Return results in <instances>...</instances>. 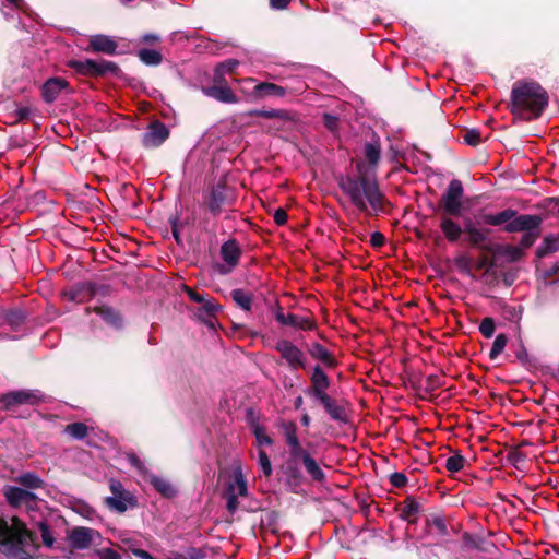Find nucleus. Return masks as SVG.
I'll return each instance as SVG.
<instances>
[{
    "instance_id": "1",
    "label": "nucleus",
    "mask_w": 559,
    "mask_h": 559,
    "mask_svg": "<svg viewBox=\"0 0 559 559\" xmlns=\"http://www.w3.org/2000/svg\"><path fill=\"white\" fill-rule=\"evenodd\" d=\"M282 430L286 452L280 468L288 488L293 492H297V489L305 481L304 471L314 483H324L326 479L325 473L310 450L301 444L296 424L284 421Z\"/></svg>"
},
{
    "instance_id": "2",
    "label": "nucleus",
    "mask_w": 559,
    "mask_h": 559,
    "mask_svg": "<svg viewBox=\"0 0 559 559\" xmlns=\"http://www.w3.org/2000/svg\"><path fill=\"white\" fill-rule=\"evenodd\" d=\"M355 174L341 175L337 185L348 201L366 215H378L384 212V194L373 176L365 171L364 163L359 162Z\"/></svg>"
},
{
    "instance_id": "3",
    "label": "nucleus",
    "mask_w": 559,
    "mask_h": 559,
    "mask_svg": "<svg viewBox=\"0 0 559 559\" xmlns=\"http://www.w3.org/2000/svg\"><path fill=\"white\" fill-rule=\"evenodd\" d=\"M548 102V93L540 84L519 81L512 86L510 110L520 119L533 120L540 117Z\"/></svg>"
},
{
    "instance_id": "4",
    "label": "nucleus",
    "mask_w": 559,
    "mask_h": 559,
    "mask_svg": "<svg viewBox=\"0 0 559 559\" xmlns=\"http://www.w3.org/2000/svg\"><path fill=\"white\" fill-rule=\"evenodd\" d=\"M0 546L8 559H33L28 551L33 547V535L17 518L12 519L11 525L0 520Z\"/></svg>"
},
{
    "instance_id": "5",
    "label": "nucleus",
    "mask_w": 559,
    "mask_h": 559,
    "mask_svg": "<svg viewBox=\"0 0 559 559\" xmlns=\"http://www.w3.org/2000/svg\"><path fill=\"white\" fill-rule=\"evenodd\" d=\"M481 218L485 224L491 226L506 224L504 230L508 233L538 229L542 223L540 217L537 215H516V212L512 209H507L496 214H485Z\"/></svg>"
},
{
    "instance_id": "6",
    "label": "nucleus",
    "mask_w": 559,
    "mask_h": 559,
    "mask_svg": "<svg viewBox=\"0 0 559 559\" xmlns=\"http://www.w3.org/2000/svg\"><path fill=\"white\" fill-rule=\"evenodd\" d=\"M111 496L104 499L106 507L117 513H124L128 509L136 506L135 497L124 488L120 480L109 479Z\"/></svg>"
},
{
    "instance_id": "7",
    "label": "nucleus",
    "mask_w": 559,
    "mask_h": 559,
    "mask_svg": "<svg viewBox=\"0 0 559 559\" xmlns=\"http://www.w3.org/2000/svg\"><path fill=\"white\" fill-rule=\"evenodd\" d=\"M127 460L129 464L138 471L139 474L148 478L150 484L158 493L165 498H173L176 496L177 490L174 485L167 478L150 474L144 462L136 454H127Z\"/></svg>"
},
{
    "instance_id": "8",
    "label": "nucleus",
    "mask_w": 559,
    "mask_h": 559,
    "mask_svg": "<svg viewBox=\"0 0 559 559\" xmlns=\"http://www.w3.org/2000/svg\"><path fill=\"white\" fill-rule=\"evenodd\" d=\"M463 186L459 179H452L441 195L440 206L444 214L450 216H460L462 214Z\"/></svg>"
},
{
    "instance_id": "9",
    "label": "nucleus",
    "mask_w": 559,
    "mask_h": 559,
    "mask_svg": "<svg viewBox=\"0 0 559 559\" xmlns=\"http://www.w3.org/2000/svg\"><path fill=\"white\" fill-rule=\"evenodd\" d=\"M70 67L74 69L79 74L92 76L104 75L107 73L115 74L119 70L115 62L104 59L72 60L70 61Z\"/></svg>"
},
{
    "instance_id": "10",
    "label": "nucleus",
    "mask_w": 559,
    "mask_h": 559,
    "mask_svg": "<svg viewBox=\"0 0 559 559\" xmlns=\"http://www.w3.org/2000/svg\"><path fill=\"white\" fill-rule=\"evenodd\" d=\"M274 348L281 354L282 358L286 361L290 369L295 370L298 368H307L308 359L306 354L293 342L285 338L278 340L275 343Z\"/></svg>"
},
{
    "instance_id": "11",
    "label": "nucleus",
    "mask_w": 559,
    "mask_h": 559,
    "mask_svg": "<svg viewBox=\"0 0 559 559\" xmlns=\"http://www.w3.org/2000/svg\"><path fill=\"white\" fill-rule=\"evenodd\" d=\"M235 202L234 191L225 183L215 185L207 199V207L212 215L218 216L226 207L231 206Z\"/></svg>"
},
{
    "instance_id": "12",
    "label": "nucleus",
    "mask_w": 559,
    "mask_h": 559,
    "mask_svg": "<svg viewBox=\"0 0 559 559\" xmlns=\"http://www.w3.org/2000/svg\"><path fill=\"white\" fill-rule=\"evenodd\" d=\"M241 248L237 240L229 239L225 241L219 249V255L223 264L217 265V271L222 275L229 274L239 263Z\"/></svg>"
},
{
    "instance_id": "13",
    "label": "nucleus",
    "mask_w": 559,
    "mask_h": 559,
    "mask_svg": "<svg viewBox=\"0 0 559 559\" xmlns=\"http://www.w3.org/2000/svg\"><path fill=\"white\" fill-rule=\"evenodd\" d=\"M3 493L8 503L14 508L24 507L32 511L37 506L36 495L26 489L16 486H5Z\"/></svg>"
},
{
    "instance_id": "14",
    "label": "nucleus",
    "mask_w": 559,
    "mask_h": 559,
    "mask_svg": "<svg viewBox=\"0 0 559 559\" xmlns=\"http://www.w3.org/2000/svg\"><path fill=\"white\" fill-rule=\"evenodd\" d=\"M310 381L311 385L305 390L306 395L313 401L328 395V389L331 385V380L320 365H316L313 367Z\"/></svg>"
},
{
    "instance_id": "15",
    "label": "nucleus",
    "mask_w": 559,
    "mask_h": 559,
    "mask_svg": "<svg viewBox=\"0 0 559 559\" xmlns=\"http://www.w3.org/2000/svg\"><path fill=\"white\" fill-rule=\"evenodd\" d=\"M489 229L479 227L475 222L471 218L464 219V234L466 235V240L473 247L489 250L488 246V236Z\"/></svg>"
},
{
    "instance_id": "16",
    "label": "nucleus",
    "mask_w": 559,
    "mask_h": 559,
    "mask_svg": "<svg viewBox=\"0 0 559 559\" xmlns=\"http://www.w3.org/2000/svg\"><path fill=\"white\" fill-rule=\"evenodd\" d=\"M275 320L282 325L293 326L298 330L309 331L314 328L310 317H301L294 313H284L282 307H277L274 312Z\"/></svg>"
},
{
    "instance_id": "17",
    "label": "nucleus",
    "mask_w": 559,
    "mask_h": 559,
    "mask_svg": "<svg viewBox=\"0 0 559 559\" xmlns=\"http://www.w3.org/2000/svg\"><path fill=\"white\" fill-rule=\"evenodd\" d=\"M95 534L93 528L79 526L69 531L68 540L73 549L84 550L91 546Z\"/></svg>"
},
{
    "instance_id": "18",
    "label": "nucleus",
    "mask_w": 559,
    "mask_h": 559,
    "mask_svg": "<svg viewBox=\"0 0 559 559\" xmlns=\"http://www.w3.org/2000/svg\"><path fill=\"white\" fill-rule=\"evenodd\" d=\"M316 402L322 405L325 413L330 416L331 419L340 424L348 423V415L346 408L329 394L317 400Z\"/></svg>"
},
{
    "instance_id": "19",
    "label": "nucleus",
    "mask_w": 559,
    "mask_h": 559,
    "mask_svg": "<svg viewBox=\"0 0 559 559\" xmlns=\"http://www.w3.org/2000/svg\"><path fill=\"white\" fill-rule=\"evenodd\" d=\"M169 135L166 126L159 121L150 124L147 131L143 134V144L146 147L159 146Z\"/></svg>"
},
{
    "instance_id": "20",
    "label": "nucleus",
    "mask_w": 559,
    "mask_h": 559,
    "mask_svg": "<svg viewBox=\"0 0 559 559\" xmlns=\"http://www.w3.org/2000/svg\"><path fill=\"white\" fill-rule=\"evenodd\" d=\"M1 12L9 20H16L17 26L25 27L22 23L21 14H28V7L24 0H3L1 3Z\"/></svg>"
},
{
    "instance_id": "21",
    "label": "nucleus",
    "mask_w": 559,
    "mask_h": 559,
    "mask_svg": "<svg viewBox=\"0 0 559 559\" xmlns=\"http://www.w3.org/2000/svg\"><path fill=\"white\" fill-rule=\"evenodd\" d=\"M255 99H263L267 96L284 97L287 88L270 82H261L253 85L250 92H247Z\"/></svg>"
},
{
    "instance_id": "22",
    "label": "nucleus",
    "mask_w": 559,
    "mask_h": 559,
    "mask_svg": "<svg viewBox=\"0 0 559 559\" xmlns=\"http://www.w3.org/2000/svg\"><path fill=\"white\" fill-rule=\"evenodd\" d=\"M69 87L67 80L62 78H51L45 82L41 88V95L46 103H53L63 90Z\"/></svg>"
},
{
    "instance_id": "23",
    "label": "nucleus",
    "mask_w": 559,
    "mask_h": 559,
    "mask_svg": "<svg viewBox=\"0 0 559 559\" xmlns=\"http://www.w3.org/2000/svg\"><path fill=\"white\" fill-rule=\"evenodd\" d=\"M88 43L93 51L106 55H115L118 47L112 37L103 34L91 36Z\"/></svg>"
},
{
    "instance_id": "24",
    "label": "nucleus",
    "mask_w": 559,
    "mask_h": 559,
    "mask_svg": "<svg viewBox=\"0 0 559 559\" xmlns=\"http://www.w3.org/2000/svg\"><path fill=\"white\" fill-rule=\"evenodd\" d=\"M309 354L328 369H333L337 366V360L334 355L320 343H313L309 347Z\"/></svg>"
},
{
    "instance_id": "25",
    "label": "nucleus",
    "mask_w": 559,
    "mask_h": 559,
    "mask_svg": "<svg viewBox=\"0 0 559 559\" xmlns=\"http://www.w3.org/2000/svg\"><path fill=\"white\" fill-rule=\"evenodd\" d=\"M203 93L212 97L221 103L225 104H236L238 103V97L235 95L233 90L227 85H213L210 87L203 88Z\"/></svg>"
},
{
    "instance_id": "26",
    "label": "nucleus",
    "mask_w": 559,
    "mask_h": 559,
    "mask_svg": "<svg viewBox=\"0 0 559 559\" xmlns=\"http://www.w3.org/2000/svg\"><path fill=\"white\" fill-rule=\"evenodd\" d=\"M449 216L450 215L440 218V229L450 242H456L464 233V226L462 227Z\"/></svg>"
},
{
    "instance_id": "27",
    "label": "nucleus",
    "mask_w": 559,
    "mask_h": 559,
    "mask_svg": "<svg viewBox=\"0 0 559 559\" xmlns=\"http://www.w3.org/2000/svg\"><path fill=\"white\" fill-rule=\"evenodd\" d=\"M95 312L97 316H99L105 323H107L109 326L120 330L123 326V319L121 314L115 310L114 308L109 306H99L95 309Z\"/></svg>"
},
{
    "instance_id": "28",
    "label": "nucleus",
    "mask_w": 559,
    "mask_h": 559,
    "mask_svg": "<svg viewBox=\"0 0 559 559\" xmlns=\"http://www.w3.org/2000/svg\"><path fill=\"white\" fill-rule=\"evenodd\" d=\"M247 483L240 468L235 471L234 480L228 484L225 493H234L236 497L247 496Z\"/></svg>"
},
{
    "instance_id": "29",
    "label": "nucleus",
    "mask_w": 559,
    "mask_h": 559,
    "mask_svg": "<svg viewBox=\"0 0 559 559\" xmlns=\"http://www.w3.org/2000/svg\"><path fill=\"white\" fill-rule=\"evenodd\" d=\"M365 157L370 166H377L381 157V146L378 138L367 142L364 147Z\"/></svg>"
},
{
    "instance_id": "30",
    "label": "nucleus",
    "mask_w": 559,
    "mask_h": 559,
    "mask_svg": "<svg viewBox=\"0 0 559 559\" xmlns=\"http://www.w3.org/2000/svg\"><path fill=\"white\" fill-rule=\"evenodd\" d=\"M33 394L27 391H13L3 396V404L5 407H10L16 404L31 403Z\"/></svg>"
},
{
    "instance_id": "31",
    "label": "nucleus",
    "mask_w": 559,
    "mask_h": 559,
    "mask_svg": "<svg viewBox=\"0 0 559 559\" xmlns=\"http://www.w3.org/2000/svg\"><path fill=\"white\" fill-rule=\"evenodd\" d=\"M230 296L235 304L245 311H250L252 307V295L241 288L233 289Z\"/></svg>"
},
{
    "instance_id": "32",
    "label": "nucleus",
    "mask_w": 559,
    "mask_h": 559,
    "mask_svg": "<svg viewBox=\"0 0 559 559\" xmlns=\"http://www.w3.org/2000/svg\"><path fill=\"white\" fill-rule=\"evenodd\" d=\"M251 115L267 119L276 118L282 121H288L292 119L290 114L285 109H255Z\"/></svg>"
},
{
    "instance_id": "33",
    "label": "nucleus",
    "mask_w": 559,
    "mask_h": 559,
    "mask_svg": "<svg viewBox=\"0 0 559 559\" xmlns=\"http://www.w3.org/2000/svg\"><path fill=\"white\" fill-rule=\"evenodd\" d=\"M138 57L146 66H158L163 61L162 53L153 49H140Z\"/></svg>"
},
{
    "instance_id": "34",
    "label": "nucleus",
    "mask_w": 559,
    "mask_h": 559,
    "mask_svg": "<svg viewBox=\"0 0 559 559\" xmlns=\"http://www.w3.org/2000/svg\"><path fill=\"white\" fill-rule=\"evenodd\" d=\"M36 527L40 533L43 544L47 548H52L55 544V537L49 524L46 521H39L36 523Z\"/></svg>"
},
{
    "instance_id": "35",
    "label": "nucleus",
    "mask_w": 559,
    "mask_h": 559,
    "mask_svg": "<svg viewBox=\"0 0 559 559\" xmlns=\"http://www.w3.org/2000/svg\"><path fill=\"white\" fill-rule=\"evenodd\" d=\"M17 483L29 489L41 488L44 481L34 473H25L17 477Z\"/></svg>"
},
{
    "instance_id": "36",
    "label": "nucleus",
    "mask_w": 559,
    "mask_h": 559,
    "mask_svg": "<svg viewBox=\"0 0 559 559\" xmlns=\"http://www.w3.org/2000/svg\"><path fill=\"white\" fill-rule=\"evenodd\" d=\"M24 320L25 314L21 310H10L3 317L4 323L11 326L12 329H17L20 325L24 323Z\"/></svg>"
},
{
    "instance_id": "37",
    "label": "nucleus",
    "mask_w": 559,
    "mask_h": 559,
    "mask_svg": "<svg viewBox=\"0 0 559 559\" xmlns=\"http://www.w3.org/2000/svg\"><path fill=\"white\" fill-rule=\"evenodd\" d=\"M466 459L460 453H454L452 456L448 457L445 461V468L450 473H457L462 471L465 466Z\"/></svg>"
},
{
    "instance_id": "38",
    "label": "nucleus",
    "mask_w": 559,
    "mask_h": 559,
    "mask_svg": "<svg viewBox=\"0 0 559 559\" xmlns=\"http://www.w3.org/2000/svg\"><path fill=\"white\" fill-rule=\"evenodd\" d=\"M419 510L420 504L415 499H407L401 511V516L402 519L412 522L413 518L419 512Z\"/></svg>"
},
{
    "instance_id": "39",
    "label": "nucleus",
    "mask_w": 559,
    "mask_h": 559,
    "mask_svg": "<svg viewBox=\"0 0 559 559\" xmlns=\"http://www.w3.org/2000/svg\"><path fill=\"white\" fill-rule=\"evenodd\" d=\"M66 432L74 439L82 440L87 435V426L83 423H73L66 427Z\"/></svg>"
},
{
    "instance_id": "40",
    "label": "nucleus",
    "mask_w": 559,
    "mask_h": 559,
    "mask_svg": "<svg viewBox=\"0 0 559 559\" xmlns=\"http://www.w3.org/2000/svg\"><path fill=\"white\" fill-rule=\"evenodd\" d=\"M559 249V236L548 235L545 237L542 247L538 249L539 252L549 253L555 252Z\"/></svg>"
},
{
    "instance_id": "41",
    "label": "nucleus",
    "mask_w": 559,
    "mask_h": 559,
    "mask_svg": "<svg viewBox=\"0 0 559 559\" xmlns=\"http://www.w3.org/2000/svg\"><path fill=\"white\" fill-rule=\"evenodd\" d=\"M258 464L264 476L269 477L272 475V463L267 453L264 450H259L258 452Z\"/></svg>"
},
{
    "instance_id": "42",
    "label": "nucleus",
    "mask_w": 559,
    "mask_h": 559,
    "mask_svg": "<svg viewBox=\"0 0 559 559\" xmlns=\"http://www.w3.org/2000/svg\"><path fill=\"white\" fill-rule=\"evenodd\" d=\"M507 342H508V340L504 334L497 335L492 343V346H491V349L489 353V357L491 359L497 358L503 352V349L507 345Z\"/></svg>"
},
{
    "instance_id": "43",
    "label": "nucleus",
    "mask_w": 559,
    "mask_h": 559,
    "mask_svg": "<svg viewBox=\"0 0 559 559\" xmlns=\"http://www.w3.org/2000/svg\"><path fill=\"white\" fill-rule=\"evenodd\" d=\"M253 435L255 437L257 444L259 447L262 445H271L273 443L272 438L266 433V430L264 427H261L260 425H255L253 427Z\"/></svg>"
},
{
    "instance_id": "44",
    "label": "nucleus",
    "mask_w": 559,
    "mask_h": 559,
    "mask_svg": "<svg viewBox=\"0 0 559 559\" xmlns=\"http://www.w3.org/2000/svg\"><path fill=\"white\" fill-rule=\"evenodd\" d=\"M463 141L471 146H477L481 143L483 136L478 129H468L463 134Z\"/></svg>"
},
{
    "instance_id": "45",
    "label": "nucleus",
    "mask_w": 559,
    "mask_h": 559,
    "mask_svg": "<svg viewBox=\"0 0 559 559\" xmlns=\"http://www.w3.org/2000/svg\"><path fill=\"white\" fill-rule=\"evenodd\" d=\"M495 329H496L495 321L491 318L483 319L479 324V331L483 334V336L486 338L492 337V335L495 333Z\"/></svg>"
},
{
    "instance_id": "46",
    "label": "nucleus",
    "mask_w": 559,
    "mask_h": 559,
    "mask_svg": "<svg viewBox=\"0 0 559 559\" xmlns=\"http://www.w3.org/2000/svg\"><path fill=\"white\" fill-rule=\"evenodd\" d=\"M219 309V305L213 298H205L200 308L209 317L214 316Z\"/></svg>"
},
{
    "instance_id": "47",
    "label": "nucleus",
    "mask_w": 559,
    "mask_h": 559,
    "mask_svg": "<svg viewBox=\"0 0 559 559\" xmlns=\"http://www.w3.org/2000/svg\"><path fill=\"white\" fill-rule=\"evenodd\" d=\"M287 94L298 95L306 91L307 84L299 78H295L292 84L285 86Z\"/></svg>"
},
{
    "instance_id": "48",
    "label": "nucleus",
    "mask_w": 559,
    "mask_h": 559,
    "mask_svg": "<svg viewBox=\"0 0 559 559\" xmlns=\"http://www.w3.org/2000/svg\"><path fill=\"white\" fill-rule=\"evenodd\" d=\"M238 66L239 61L237 59H227L218 63L216 67L226 75L228 73H233Z\"/></svg>"
},
{
    "instance_id": "49",
    "label": "nucleus",
    "mask_w": 559,
    "mask_h": 559,
    "mask_svg": "<svg viewBox=\"0 0 559 559\" xmlns=\"http://www.w3.org/2000/svg\"><path fill=\"white\" fill-rule=\"evenodd\" d=\"M390 483L393 487L402 488L407 484V477L403 473H393L390 476Z\"/></svg>"
},
{
    "instance_id": "50",
    "label": "nucleus",
    "mask_w": 559,
    "mask_h": 559,
    "mask_svg": "<svg viewBox=\"0 0 559 559\" xmlns=\"http://www.w3.org/2000/svg\"><path fill=\"white\" fill-rule=\"evenodd\" d=\"M226 509L229 513L234 514L238 509V497L234 493H225Z\"/></svg>"
},
{
    "instance_id": "51",
    "label": "nucleus",
    "mask_w": 559,
    "mask_h": 559,
    "mask_svg": "<svg viewBox=\"0 0 559 559\" xmlns=\"http://www.w3.org/2000/svg\"><path fill=\"white\" fill-rule=\"evenodd\" d=\"M322 121H323V124L329 129V130H335L336 127H337V117L334 116V115H331V114H324L323 117H322Z\"/></svg>"
},
{
    "instance_id": "52",
    "label": "nucleus",
    "mask_w": 559,
    "mask_h": 559,
    "mask_svg": "<svg viewBox=\"0 0 559 559\" xmlns=\"http://www.w3.org/2000/svg\"><path fill=\"white\" fill-rule=\"evenodd\" d=\"M99 559H121V556L111 548H105L98 551Z\"/></svg>"
},
{
    "instance_id": "53",
    "label": "nucleus",
    "mask_w": 559,
    "mask_h": 559,
    "mask_svg": "<svg viewBox=\"0 0 559 559\" xmlns=\"http://www.w3.org/2000/svg\"><path fill=\"white\" fill-rule=\"evenodd\" d=\"M288 215L284 209H277L275 210L273 214V219L276 223V225H284L287 222Z\"/></svg>"
},
{
    "instance_id": "54",
    "label": "nucleus",
    "mask_w": 559,
    "mask_h": 559,
    "mask_svg": "<svg viewBox=\"0 0 559 559\" xmlns=\"http://www.w3.org/2000/svg\"><path fill=\"white\" fill-rule=\"evenodd\" d=\"M503 253L509 257L511 261H516L520 259L522 252L516 247L507 246L503 250Z\"/></svg>"
},
{
    "instance_id": "55",
    "label": "nucleus",
    "mask_w": 559,
    "mask_h": 559,
    "mask_svg": "<svg viewBox=\"0 0 559 559\" xmlns=\"http://www.w3.org/2000/svg\"><path fill=\"white\" fill-rule=\"evenodd\" d=\"M535 230L536 229L525 230L526 234L523 235L521 243L524 246H531L537 237V233Z\"/></svg>"
},
{
    "instance_id": "56",
    "label": "nucleus",
    "mask_w": 559,
    "mask_h": 559,
    "mask_svg": "<svg viewBox=\"0 0 559 559\" xmlns=\"http://www.w3.org/2000/svg\"><path fill=\"white\" fill-rule=\"evenodd\" d=\"M370 243L373 247H381L384 243V236L379 231L372 233L370 236Z\"/></svg>"
},
{
    "instance_id": "57",
    "label": "nucleus",
    "mask_w": 559,
    "mask_h": 559,
    "mask_svg": "<svg viewBox=\"0 0 559 559\" xmlns=\"http://www.w3.org/2000/svg\"><path fill=\"white\" fill-rule=\"evenodd\" d=\"M214 85H226L225 74L216 67L213 74Z\"/></svg>"
},
{
    "instance_id": "58",
    "label": "nucleus",
    "mask_w": 559,
    "mask_h": 559,
    "mask_svg": "<svg viewBox=\"0 0 559 559\" xmlns=\"http://www.w3.org/2000/svg\"><path fill=\"white\" fill-rule=\"evenodd\" d=\"M160 37L157 34L147 33L141 37V43L153 45L159 41Z\"/></svg>"
},
{
    "instance_id": "59",
    "label": "nucleus",
    "mask_w": 559,
    "mask_h": 559,
    "mask_svg": "<svg viewBox=\"0 0 559 559\" xmlns=\"http://www.w3.org/2000/svg\"><path fill=\"white\" fill-rule=\"evenodd\" d=\"M292 0H270V5L275 10H283L288 7Z\"/></svg>"
},
{
    "instance_id": "60",
    "label": "nucleus",
    "mask_w": 559,
    "mask_h": 559,
    "mask_svg": "<svg viewBox=\"0 0 559 559\" xmlns=\"http://www.w3.org/2000/svg\"><path fill=\"white\" fill-rule=\"evenodd\" d=\"M132 554L140 559H154V557L146 550L134 548L131 550Z\"/></svg>"
},
{
    "instance_id": "61",
    "label": "nucleus",
    "mask_w": 559,
    "mask_h": 559,
    "mask_svg": "<svg viewBox=\"0 0 559 559\" xmlns=\"http://www.w3.org/2000/svg\"><path fill=\"white\" fill-rule=\"evenodd\" d=\"M187 292H188L189 297H190L193 301H195V302H198V304H200V305H201V304L203 302V300L205 299V297H204L203 295H200V294L195 293V292H194V290H192L191 288H187Z\"/></svg>"
},
{
    "instance_id": "62",
    "label": "nucleus",
    "mask_w": 559,
    "mask_h": 559,
    "mask_svg": "<svg viewBox=\"0 0 559 559\" xmlns=\"http://www.w3.org/2000/svg\"><path fill=\"white\" fill-rule=\"evenodd\" d=\"M433 524L441 533H445V524L442 519H435Z\"/></svg>"
},
{
    "instance_id": "63",
    "label": "nucleus",
    "mask_w": 559,
    "mask_h": 559,
    "mask_svg": "<svg viewBox=\"0 0 559 559\" xmlns=\"http://www.w3.org/2000/svg\"><path fill=\"white\" fill-rule=\"evenodd\" d=\"M300 421H301V425H302V426L308 427V426L310 425V423H311V418H310V416H309L307 413H305V414L301 416Z\"/></svg>"
},
{
    "instance_id": "64",
    "label": "nucleus",
    "mask_w": 559,
    "mask_h": 559,
    "mask_svg": "<svg viewBox=\"0 0 559 559\" xmlns=\"http://www.w3.org/2000/svg\"><path fill=\"white\" fill-rule=\"evenodd\" d=\"M17 112H19L20 118H26L28 116L29 110H28V108L23 107V108H19Z\"/></svg>"
}]
</instances>
